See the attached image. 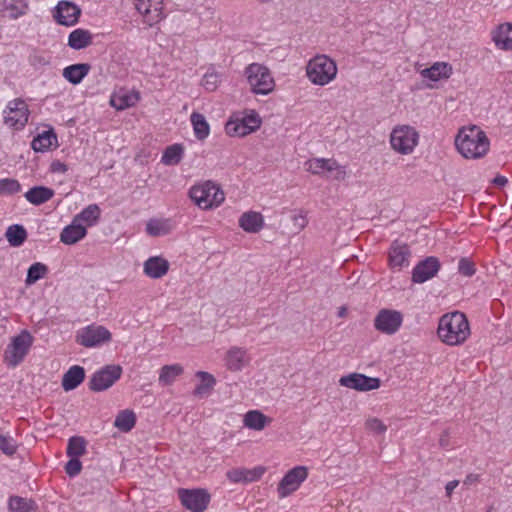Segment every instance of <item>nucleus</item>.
Masks as SVG:
<instances>
[{"label":"nucleus","mask_w":512,"mask_h":512,"mask_svg":"<svg viewBox=\"0 0 512 512\" xmlns=\"http://www.w3.org/2000/svg\"><path fill=\"white\" fill-rule=\"evenodd\" d=\"M122 372L120 365H106L93 373L88 382V387L93 392L105 391L120 379Z\"/></svg>","instance_id":"obj_7"},{"label":"nucleus","mask_w":512,"mask_h":512,"mask_svg":"<svg viewBox=\"0 0 512 512\" xmlns=\"http://www.w3.org/2000/svg\"><path fill=\"white\" fill-rule=\"evenodd\" d=\"M269 421L270 419L258 410L248 411L244 417V425L257 431L264 429Z\"/></svg>","instance_id":"obj_38"},{"label":"nucleus","mask_w":512,"mask_h":512,"mask_svg":"<svg viewBox=\"0 0 512 512\" xmlns=\"http://www.w3.org/2000/svg\"><path fill=\"white\" fill-rule=\"evenodd\" d=\"M441 264L437 257L428 256L416 264L412 270V281L424 283L432 279L440 270Z\"/></svg>","instance_id":"obj_19"},{"label":"nucleus","mask_w":512,"mask_h":512,"mask_svg":"<svg viewBox=\"0 0 512 512\" xmlns=\"http://www.w3.org/2000/svg\"><path fill=\"white\" fill-rule=\"evenodd\" d=\"M54 194L55 192L52 188L46 186H34L28 190L24 196L29 203L35 206H40L51 200Z\"/></svg>","instance_id":"obj_29"},{"label":"nucleus","mask_w":512,"mask_h":512,"mask_svg":"<svg viewBox=\"0 0 512 512\" xmlns=\"http://www.w3.org/2000/svg\"><path fill=\"white\" fill-rule=\"evenodd\" d=\"M81 15V9L71 1H59L55 7L53 18L59 25L74 26Z\"/></svg>","instance_id":"obj_17"},{"label":"nucleus","mask_w":512,"mask_h":512,"mask_svg":"<svg viewBox=\"0 0 512 512\" xmlns=\"http://www.w3.org/2000/svg\"><path fill=\"white\" fill-rule=\"evenodd\" d=\"M341 386L357 391H371L380 387L381 381L377 377H370L360 373H351L342 376L339 380Z\"/></svg>","instance_id":"obj_18"},{"label":"nucleus","mask_w":512,"mask_h":512,"mask_svg":"<svg viewBox=\"0 0 512 512\" xmlns=\"http://www.w3.org/2000/svg\"><path fill=\"white\" fill-rule=\"evenodd\" d=\"M337 74V65L326 55H317L307 65V76L309 80L319 86L331 82Z\"/></svg>","instance_id":"obj_3"},{"label":"nucleus","mask_w":512,"mask_h":512,"mask_svg":"<svg viewBox=\"0 0 512 512\" xmlns=\"http://www.w3.org/2000/svg\"><path fill=\"white\" fill-rule=\"evenodd\" d=\"M455 145L459 153L467 159L483 157L489 150V139L478 127L463 129L456 137Z\"/></svg>","instance_id":"obj_2"},{"label":"nucleus","mask_w":512,"mask_h":512,"mask_svg":"<svg viewBox=\"0 0 512 512\" xmlns=\"http://www.w3.org/2000/svg\"><path fill=\"white\" fill-rule=\"evenodd\" d=\"M439 338L447 345H460L470 335L469 322L464 313L456 311L443 315L437 329Z\"/></svg>","instance_id":"obj_1"},{"label":"nucleus","mask_w":512,"mask_h":512,"mask_svg":"<svg viewBox=\"0 0 512 512\" xmlns=\"http://www.w3.org/2000/svg\"><path fill=\"white\" fill-rule=\"evenodd\" d=\"M345 313H346V309H345L344 307H341V308H340V310H339V313H338V314H339V316H341V317H342V316H344V315H345Z\"/></svg>","instance_id":"obj_59"},{"label":"nucleus","mask_w":512,"mask_h":512,"mask_svg":"<svg viewBox=\"0 0 512 512\" xmlns=\"http://www.w3.org/2000/svg\"><path fill=\"white\" fill-rule=\"evenodd\" d=\"M367 426L370 430L374 431L377 434H382L387 429V427L383 424V422L377 418L368 420Z\"/></svg>","instance_id":"obj_52"},{"label":"nucleus","mask_w":512,"mask_h":512,"mask_svg":"<svg viewBox=\"0 0 512 512\" xmlns=\"http://www.w3.org/2000/svg\"><path fill=\"white\" fill-rule=\"evenodd\" d=\"M48 273V267L41 263V262H35L33 263L27 271L26 276V284L31 285L36 283L38 280L45 277V275Z\"/></svg>","instance_id":"obj_46"},{"label":"nucleus","mask_w":512,"mask_h":512,"mask_svg":"<svg viewBox=\"0 0 512 512\" xmlns=\"http://www.w3.org/2000/svg\"><path fill=\"white\" fill-rule=\"evenodd\" d=\"M492 40L502 50H512V24L504 23L492 32Z\"/></svg>","instance_id":"obj_24"},{"label":"nucleus","mask_w":512,"mask_h":512,"mask_svg":"<svg viewBox=\"0 0 512 512\" xmlns=\"http://www.w3.org/2000/svg\"><path fill=\"white\" fill-rule=\"evenodd\" d=\"M29 110L28 106L22 99H14L10 101L4 110L5 123L11 127L22 128L28 122Z\"/></svg>","instance_id":"obj_14"},{"label":"nucleus","mask_w":512,"mask_h":512,"mask_svg":"<svg viewBox=\"0 0 512 512\" xmlns=\"http://www.w3.org/2000/svg\"><path fill=\"white\" fill-rule=\"evenodd\" d=\"M189 196L202 209L217 207L225 199L223 191L211 181L193 186Z\"/></svg>","instance_id":"obj_5"},{"label":"nucleus","mask_w":512,"mask_h":512,"mask_svg":"<svg viewBox=\"0 0 512 512\" xmlns=\"http://www.w3.org/2000/svg\"><path fill=\"white\" fill-rule=\"evenodd\" d=\"M420 74L423 78L436 82L449 78L452 74V67L446 62H436L431 67L423 69Z\"/></svg>","instance_id":"obj_27"},{"label":"nucleus","mask_w":512,"mask_h":512,"mask_svg":"<svg viewBox=\"0 0 512 512\" xmlns=\"http://www.w3.org/2000/svg\"><path fill=\"white\" fill-rule=\"evenodd\" d=\"M6 238L11 246L18 247L25 242L27 232L22 225L14 224L8 227Z\"/></svg>","instance_id":"obj_41"},{"label":"nucleus","mask_w":512,"mask_h":512,"mask_svg":"<svg viewBox=\"0 0 512 512\" xmlns=\"http://www.w3.org/2000/svg\"><path fill=\"white\" fill-rule=\"evenodd\" d=\"M110 340V331L101 325H88L76 335V342L87 348L100 346Z\"/></svg>","instance_id":"obj_10"},{"label":"nucleus","mask_w":512,"mask_h":512,"mask_svg":"<svg viewBox=\"0 0 512 512\" xmlns=\"http://www.w3.org/2000/svg\"><path fill=\"white\" fill-rule=\"evenodd\" d=\"M308 470L305 466H296L289 470L278 484L277 492L280 498H285L296 491L306 480Z\"/></svg>","instance_id":"obj_13"},{"label":"nucleus","mask_w":512,"mask_h":512,"mask_svg":"<svg viewBox=\"0 0 512 512\" xmlns=\"http://www.w3.org/2000/svg\"><path fill=\"white\" fill-rule=\"evenodd\" d=\"M140 97L139 94L129 93L127 91H119L118 93H114L110 98V104L117 110H124L129 107L134 106Z\"/></svg>","instance_id":"obj_32"},{"label":"nucleus","mask_w":512,"mask_h":512,"mask_svg":"<svg viewBox=\"0 0 512 512\" xmlns=\"http://www.w3.org/2000/svg\"><path fill=\"white\" fill-rule=\"evenodd\" d=\"M169 270V262L161 256L149 257L144 262V273L152 278L159 279L166 275Z\"/></svg>","instance_id":"obj_23"},{"label":"nucleus","mask_w":512,"mask_h":512,"mask_svg":"<svg viewBox=\"0 0 512 512\" xmlns=\"http://www.w3.org/2000/svg\"><path fill=\"white\" fill-rule=\"evenodd\" d=\"M247 81L254 94L267 95L274 90L275 82L267 67L252 63L245 69Z\"/></svg>","instance_id":"obj_4"},{"label":"nucleus","mask_w":512,"mask_h":512,"mask_svg":"<svg viewBox=\"0 0 512 512\" xmlns=\"http://www.w3.org/2000/svg\"><path fill=\"white\" fill-rule=\"evenodd\" d=\"M265 473V468L262 466H256L252 469L240 467L233 468L226 472L227 479L232 483H251L258 481Z\"/></svg>","instance_id":"obj_21"},{"label":"nucleus","mask_w":512,"mask_h":512,"mask_svg":"<svg viewBox=\"0 0 512 512\" xmlns=\"http://www.w3.org/2000/svg\"><path fill=\"white\" fill-rule=\"evenodd\" d=\"M306 170L315 175H320L324 172L333 173L335 180H344L346 172L342 166L334 159L313 158L305 163Z\"/></svg>","instance_id":"obj_15"},{"label":"nucleus","mask_w":512,"mask_h":512,"mask_svg":"<svg viewBox=\"0 0 512 512\" xmlns=\"http://www.w3.org/2000/svg\"><path fill=\"white\" fill-rule=\"evenodd\" d=\"M91 69L88 63H77L63 69V77L73 85L81 83Z\"/></svg>","instance_id":"obj_28"},{"label":"nucleus","mask_w":512,"mask_h":512,"mask_svg":"<svg viewBox=\"0 0 512 512\" xmlns=\"http://www.w3.org/2000/svg\"><path fill=\"white\" fill-rule=\"evenodd\" d=\"M440 445H441L442 447H446V446H447V441H446V439L444 438V436H442V437L440 438Z\"/></svg>","instance_id":"obj_58"},{"label":"nucleus","mask_w":512,"mask_h":512,"mask_svg":"<svg viewBox=\"0 0 512 512\" xmlns=\"http://www.w3.org/2000/svg\"><path fill=\"white\" fill-rule=\"evenodd\" d=\"M146 232L153 237L164 236L170 232L168 220L150 219L146 224Z\"/></svg>","instance_id":"obj_43"},{"label":"nucleus","mask_w":512,"mask_h":512,"mask_svg":"<svg viewBox=\"0 0 512 512\" xmlns=\"http://www.w3.org/2000/svg\"><path fill=\"white\" fill-rule=\"evenodd\" d=\"M101 210L97 204H90L85 207L75 218L82 220L89 226L96 224L100 218Z\"/></svg>","instance_id":"obj_45"},{"label":"nucleus","mask_w":512,"mask_h":512,"mask_svg":"<svg viewBox=\"0 0 512 512\" xmlns=\"http://www.w3.org/2000/svg\"><path fill=\"white\" fill-rule=\"evenodd\" d=\"M184 155L182 144H173L168 146L161 157V162L167 166L177 165L181 162Z\"/></svg>","instance_id":"obj_37"},{"label":"nucleus","mask_w":512,"mask_h":512,"mask_svg":"<svg viewBox=\"0 0 512 512\" xmlns=\"http://www.w3.org/2000/svg\"><path fill=\"white\" fill-rule=\"evenodd\" d=\"M479 476L477 474H469L466 476L464 481L465 484H471L478 481Z\"/></svg>","instance_id":"obj_57"},{"label":"nucleus","mask_w":512,"mask_h":512,"mask_svg":"<svg viewBox=\"0 0 512 512\" xmlns=\"http://www.w3.org/2000/svg\"><path fill=\"white\" fill-rule=\"evenodd\" d=\"M0 11L10 19L24 15L28 8L26 0H1Z\"/></svg>","instance_id":"obj_30"},{"label":"nucleus","mask_w":512,"mask_h":512,"mask_svg":"<svg viewBox=\"0 0 512 512\" xmlns=\"http://www.w3.org/2000/svg\"><path fill=\"white\" fill-rule=\"evenodd\" d=\"M220 82L221 75L215 71L214 67H209L202 78L201 84L205 90L212 92L218 88Z\"/></svg>","instance_id":"obj_47"},{"label":"nucleus","mask_w":512,"mask_h":512,"mask_svg":"<svg viewBox=\"0 0 512 512\" xmlns=\"http://www.w3.org/2000/svg\"><path fill=\"white\" fill-rule=\"evenodd\" d=\"M196 377L200 379V384L194 389V395L202 396L209 394L216 384L215 377L205 371H198Z\"/></svg>","instance_id":"obj_40"},{"label":"nucleus","mask_w":512,"mask_h":512,"mask_svg":"<svg viewBox=\"0 0 512 512\" xmlns=\"http://www.w3.org/2000/svg\"><path fill=\"white\" fill-rule=\"evenodd\" d=\"M417 131L408 125L399 126L393 129L390 143L394 150L401 154H409L418 143Z\"/></svg>","instance_id":"obj_8"},{"label":"nucleus","mask_w":512,"mask_h":512,"mask_svg":"<svg viewBox=\"0 0 512 512\" xmlns=\"http://www.w3.org/2000/svg\"><path fill=\"white\" fill-rule=\"evenodd\" d=\"M87 234V229L74 218L72 223L65 226L60 234V240L66 245H72L80 241Z\"/></svg>","instance_id":"obj_22"},{"label":"nucleus","mask_w":512,"mask_h":512,"mask_svg":"<svg viewBox=\"0 0 512 512\" xmlns=\"http://www.w3.org/2000/svg\"><path fill=\"white\" fill-rule=\"evenodd\" d=\"M195 137L203 141L210 133V125L201 113L193 112L190 116Z\"/></svg>","instance_id":"obj_33"},{"label":"nucleus","mask_w":512,"mask_h":512,"mask_svg":"<svg viewBox=\"0 0 512 512\" xmlns=\"http://www.w3.org/2000/svg\"><path fill=\"white\" fill-rule=\"evenodd\" d=\"M30 63L32 65H36L37 63H39V64H46L47 62L44 59H42L41 57H39L37 55H34V56L30 57Z\"/></svg>","instance_id":"obj_56"},{"label":"nucleus","mask_w":512,"mask_h":512,"mask_svg":"<svg viewBox=\"0 0 512 512\" xmlns=\"http://www.w3.org/2000/svg\"><path fill=\"white\" fill-rule=\"evenodd\" d=\"M183 372L184 369L180 364L164 365L160 369L159 383L162 386L171 385Z\"/></svg>","instance_id":"obj_36"},{"label":"nucleus","mask_w":512,"mask_h":512,"mask_svg":"<svg viewBox=\"0 0 512 512\" xmlns=\"http://www.w3.org/2000/svg\"><path fill=\"white\" fill-rule=\"evenodd\" d=\"M85 379V369L74 365L62 377V387L65 391L76 389Z\"/></svg>","instance_id":"obj_25"},{"label":"nucleus","mask_w":512,"mask_h":512,"mask_svg":"<svg viewBox=\"0 0 512 512\" xmlns=\"http://www.w3.org/2000/svg\"><path fill=\"white\" fill-rule=\"evenodd\" d=\"M133 4L149 26L163 18V0H133Z\"/></svg>","instance_id":"obj_16"},{"label":"nucleus","mask_w":512,"mask_h":512,"mask_svg":"<svg viewBox=\"0 0 512 512\" xmlns=\"http://www.w3.org/2000/svg\"><path fill=\"white\" fill-rule=\"evenodd\" d=\"M261 125V120L256 112L242 118L230 119L225 125V131L229 136L244 137L256 131Z\"/></svg>","instance_id":"obj_11"},{"label":"nucleus","mask_w":512,"mask_h":512,"mask_svg":"<svg viewBox=\"0 0 512 512\" xmlns=\"http://www.w3.org/2000/svg\"><path fill=\"white\" fill-rule=\"evenodd\" d=\"M291 220L293 222L294 228L297 231H301L302 229H304L308 223L306 214H304L302 211L294 213L291 216Z\"/></svg>","instance_id":"obj_51"},{"label":"nucleus","mask_w":512,"mask_h":512,"mask_svg":"<svg viewBox=\"0 0 512 512\" xmlns=\"http://www.w3.org/2000/svg\"><path fill=\"white\" fill-rule=\"evenodd\" d=\"M403 315L400 311L383 308L374 318V328L386 335L395 334L401 327Z\"/></svg>","instance_id":"obj_12"},{"label":"nucleus","mask_w":512,"mask_h":512,"mask_svg":"<svg viewBox=\"0 0 512 512\" xmlns=\"http://www.w3.org/2000/svg\"><path fill=\"white\" fill-rule=\"evenodd\" d=\"M492 182L496 186L504 187L508 183V179L503 175H497Z\"/></svg>","instance_id":"obj_55"},{"label":"nucleus","mask_w":512,"mask_h":512,"mask_svg":"<svg viewBox=\"0 0 512 512\" xmlns=\"http://www.w3.org/2000/svg\"><path fill=\"white\" fill-rule=\"evenodd\" d=\"M136 416L131 410H123L115 418L114 425L122 432H129L135 426Z\"/></svg>","instance_id":"obj_42"},{"label":"nucleus","mask_w":512,"mask_h":512,"mask_svg":"<svg viewBox=\"0 0 512 512\" xmlns=\"http://www.w3.org/2000/svg\"><path fill=\"white\" fill-rule=\"evenodd\" d=\"M8 509L11 512H35L37 505L34 500L20 496H10Z\"/></svg>","instance_id":"obj_35"},{"label":"nucleus","mask_w":512,"mask_h":512,"mask_svg":"<svg viewBox=\"0 0 512 512\" xmlns=\"http://www.w3.org/2000/svg\"><path fill=\"white\" fill-rule=\"evenodd\" d=\"M245 350L239 347H232L226 355V366L231 371H240L244 366Z\"/></svg>","instance_id":"obj_39"},{"label":"nucleus","mask_w":512,"mask_h":512,"mask_svg":"<svg viewBox=\"0 0 512 512\" xmlns=\"http://www.w3.org/2000/svg\"><path fill=\"white\" fill-rule=\"evenodd\" d=\"M92 34L89 30L77 28L68 36V46L74 50H81L92 44Z\"/></svg>","instance_id":"obj_31"},{"label":"nucleus","mask_w":512,"mask_h":512,"mask_svg":"<svg viewBox=\"0 0 512 512\" xmlns=\"http://www.w3.org/2000/svg\"><path fill=\"white\" fill-rule=\"evenodd\" d=\"M458 272L465 277H472L476 273L475 263L467 257L460 258Z\"/></svg>","instance_id":"obj_49"},{"label":"nucleus","mask_w":512,"mask_h":512,"mask_svg":"<svg viewBox=\"0 0 512 512\" xmlns=\"http://www.w3.org/2000/svg\"><path fill=\"white\" fill-rule=\"evenodd\" d=\"M87 442L82 436H72L68 440L66 453L69 457H80L86 453Z\"/></svg>","instance_id":"obj_44"},{"label":"nucleus","mask_w":512,"mask_h":512,"mask_svg":"<svg viewBox=\"0 0 512 512\" xmlns=\"http://www.w3.org/2000/svg\"><path fill=\"white\" fill-rule=\"evenodd\" d=\"M239 226L248 233H257L264 226L263 216L254 211L245 212L239 218Z\"/></svg>","instance_id":"obj_26"},{"label":"nucleus","mask_w":512,"mask_h":512,"mask_svg":"<svg viewBox=\"0 0 512 512\" xmlns=\"http://www.w3.org/2000/svg\"><path fill=\"white\" fill-rule=\"evenodd\" d=\"M34 338L27 330H22L11 339V343L5 350V360L11 367L18 366L28 354Z\"/></svg>","instance_id":"obj_6"},{"label":"nucleus","mask_w":512,"mask_h":512,"mask_svg":"<svg viewBox=\"0 0 512 512\" xmlns=\"http://www.w3.org/2000/svg\"><path fill=\"white\" fill-rule=\"evenodd\" d=\"M78 458L79 457H71L65 465V472L69 477H75L81 472L82 463Z\"/></svg>","instance_id":"obj_50"},{"label":"nucleus","mask_w":512,"mask_h":512,"mask_svg":"<svg viewBox=\"0 0 512 512\" xmlns=\"http://www.w3.org/2000/svg\"><path fill=\"white\" fill-rule=\"evenodd\" d=\"M458 484H459L458 480H453V481L448 482L445 486L446 495L451 496L452 492L458 486Z\"/></svg>","instance_id":"obj_54"},{"label":"nucleus","mask_w":512,"mask_h":512,"mask_svg":"<svg viewBox=\"0 0 512 512\" xmlns=\"http://www.w3.org/2000/svg\"><path fill=\"white\" fill-rule=\"evenodd\" d=\"M21 191V184L12 178L0 179V195H13Z\"/></svg>","instance_id":"obj_48"},{"label":"nucleus","mask_w":512,"mask_h":512,"mask_svg":"<svg viewBox=\"0 0 512 512\" xmlns=\"http://www.w3.org/2000/svg\"><path fill=\"white\" fill-rule=\"evenodd\" d=\"M54 141H57V136L52 129L43 131L32 140L31 148L35 152H45L51 148Z\"/></svg>","instance_id":"obj_34"},{"label":"nucleus","mask_w":512,"mask_h":512,"mask_svg":"<svg viewBox=\"0 0 512 512\" xmlns=\"http://www.w3.org/2000/svg\"><path fill=\"white\" fill-rule=\"evenodd\" d=\"M178 497L181 504L191 512H204L211 500L210 494L205 489H185L178 490Z\"/></svg>","instance_id":"obj_9"},{"label":"nucleus","mask_w":512,"mask_h":512,"mask_svg":"<svg viewBox=\"0 0 512 512\" xmlns=\"http://www.w3.org/2000/svg\"><path fill=\"white\" fill-rule=\"evenodd\" d=\"M410 256V247L406 243H401L398 240H395L389 248V266L392 269L401 270L402 268L409 266Z\"/></svg>","instance_id":"obj_20"},{"label":"nucleus","mask_w":512,"mask_h":512,"mask_svg":"<svg viewBox=\"0 0 512 512\" xmlns=\"http://www.w3.org/2000/svg\"><path fill=\"white\" fill-rule=\"evenodd\" d=\"M67 170L68 166L59 160H54L50 165V171L52 173H65Z\"/></svg>","instance_id":"obj_53"}]
</instances>
